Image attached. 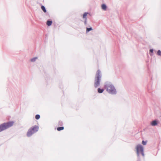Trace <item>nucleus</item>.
<instances>
[{"label": "nucleus", "mask_w": 161, "mask_h": 161, "mask_svg": "<svg viewBox=\"0 0 161 161\" xmlns=\"http://www.w3.org/2000/svg\"><path fill=\"white\" fill-rule=\"evenodd\" d=\"M41 8L44 12L45 13H46V10L45 9V8L43 6H41Z\"/></svg>", "instance_id": "9b49d317"}, {"label": "nucleus", "mask_w": 161, "mask_h": 161, "mask_svg": "<svg viewBox=\"0 0 161 161\" xmlns=\"http://www.w3.org/2000/svg\"><path fill=\"white\" fill-rule=\"evenodd\" d=\"M102 9L105 10L106 9L107 7L105 4H103L102 5Z\"/></svg>", "instance_id": "1a4fd4ad"}, {"label": "nucleus", "mask_w": 161, "mask_h": 161, "mask_svg": "<svg viewBox=\"0 0 161 161\" xmlns=\"http://www.w3.org/2000/svg\"><path fill=\"white\" fill-rule=\"evenodd\" d=\"M136 153L138 156L140 153H141L142 155L144 156L143 149L142 146L140 145H138L136 147Z\"/></svg>", "instance_id": "39448f33"}, {"label": "nucleus", "mask_w": 161, "mask_h": 161, "mask_svg": "<svg viewBox=\"0 0 161 161\" xmlns=\"http://www.w3.org/2000/svg\"><path fill=\"white\" fill-rule=\"evenodd\" d=\"M142 144L143 145H146V143H147V142H145L144 141H142Z\"/></svg>", "instance_id": "f3484780"}, {"label": "nucleus", "mask_w": 161, "mask_h": 161, "mask_svg": "<svg viewBox=\"0 0 161 161\" xmlns=\"http://www.w3.org/2000/svg\"><path fill=\"white\" fill-rule=\"evenodd\" d=\"M88 14V13H84V14H83V18L84 19H85V23H86V16Z\"/></svg>", "instance_id": "423d86ee"}, {"label": "nucleus", "mask_w": 161, "mask_h": 161, "mask_svg": "<svg viewBox=\"0 0 161 161\" xmlns=\"http://www.w3.org/2000/svg\"><path fill=\"white\" fill-rule=\"evenodd\" d=\"M101 77V72L99 70H98L95 79L94 86L95 87L97 88L100 85V80Z\"/></svg>", "instance_id": "20e7f679"}, {"label": "nucleus", "mask_w": 161, "mask_h": 161, "mask_svg": "<svg viewBox=\"0 0 161 161\" xmlns=\"http://www.w3.org/2000/svg\"><path fill=\"white\" fill-rule=\"evenodd\" d=\"M37 58V57H35V58H32V59H31V62H34L35 61V60H36V59Z\"/></svg>", "instance_id": "4468645a"}, {"label": "nucleus", "mask_w": 161, "mask_h": 161, "mask_svg": "<svg viewBox=\"0 0 161 161\" xmlns=\"http://www.w3.org/2000/svg\"><path fill=\"white\" fill-rule=\"evenodd\" d=\"M40 118V116L39 114H37L35 116V118L36 119H38Z\"/></svg>", "instance_id": "ddd939ff"}, {"label": "nucleus", "mask_w": 161, "mask_h": 161, "mask_svg": "<svg viewBox=\"0 0 161 161\" xmlns=\"http://www.w3.org/2000/svg\"><path fill=\"white\" fill-rule=\"evenodd\" d=\"M39 129V127L38 126L34 125L30 128L28 130L27 133V136L30 137L33 134L37 131Z\"/></svg>", "instance_id": "f03ea898"}, {"label": "nucleus", "mask_w": 161, "mask_h": 161, "mask_svg": "<svg viewBox=\"0 0 161 161\" xmlns=\"http://www.w3.org/2000/svg\"><path fill=\"white\" fill-rule=\"evenodd\" d=\"M92 28H87L86 29V32H88L92 30Z\"/></svg>", "instance_id": "2eb2a0df"}, {"label": "nucleus", "mask_w": 161, "mask_h": 161, "mask_svg": "<svg viewBox=\"0 0 161 161\" xmlns=\"http://www.w3.org/2000/svg\"><path fill=\"white\" fill-rule=\"evenodd\" d=\"M151 125L152 126H155L157 125V121L156 120L153 121L151 123Z\"/></svg>", "instance_id": "6e6552de"}, {"label": "nucleus", "mask_w": 161, "mask_h": 161, "mask_svg": "<svg viewBox=\"0 0 161 161\" xmlns=\"http://www.w3.org/2000/svg\"><path fill=\"white\" fill-rule=\"evenodd\" d=\"M64 129V127H58L57 128V130L58 131H60L61 130H62Z\"/></svg>", "instance_id": "9d476101"}, {"label": "nucleus", "mask_w": 161, "mask_h": 161, "mask_svg": "<svg viewBox=\"0 0 161 161\" xmlns=\"http://www.w3.org/2000/svg\"><path fill=\"white\" fill-rule=\"evenodd\" d=\"M157 54L158 55H161V51H160L159 50H158L157 52Z\"/></svg>", "instance_id": "dca6fc26"}, {"label": "nucleus", "mask_w": 161, "mask_h": 161, "mask_svg": "<svg viewBox=\"0 0 161 161\" xmlns=\"http://www.w3.org/2000/svg\"><path fill=\"white\" fill-rule=\"evenodd\" d=\"M98 91L99 93H102L103 91V89H101L100 88H98Z\"/></svg>", "instance_id": "f8f14e48"}, {"label": "nucleus", "mask_w": 161, "mask_h": 161, "mask_svg": "<svg viewBox=\"0 0 161 161\" xmlns=\"http://www.w3.org/2000/svg\"><path fill=\"white\" fill-rule=\"evenodd\" d=\"M105 87L107 91L112 94H114L116 93V91L114 86L110 83H107L105 85Z\"/></svg>", "instance_id": "7ed1b4c3"}, {"label": "nucleus", "mask_w": 161, "mask_h": 161, "mask_svg": "<svg viewBox=\"0 0 161 161\" xmlns=\"http://www.w3.org/2000/svg\"><path fill=\"white\" fill-rule=\"evenodd\" d=\"M52 21L48 20L46 24L47 25H48V26H50L52 25Z\"/></svg>", "instance_id": "0eeeda50"}, {"label": "nucleus", "mask_w": 161, "mask_h": 161, "mask_svg": "<svg viewBox=\"0 0 161 161\" xmlns=\"http://www.w3.org/2000/svg\"><path fill=\"white\" fill-rule=\"evenodd\" d=\"M150 52L152 53L153 52V49H150Z\"/></svg>", "instance_id": "a211bd4d"}, {"label": "nucleus", "mask_w": 161, "mask_h": 161, "mask_svg": "<svg viewBox=\"0 0 161 161\" xmlns=\"http://www.w3.org/2000/svg\"><path fill=\"white\" fill-rule=\"evenodd\" d=\"M14 124L13 121L4 123L0 125V132L11 127Z\"/></svg>", "instance_id": "f257e3e1"}]
</instances>
